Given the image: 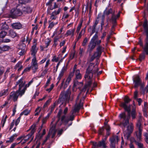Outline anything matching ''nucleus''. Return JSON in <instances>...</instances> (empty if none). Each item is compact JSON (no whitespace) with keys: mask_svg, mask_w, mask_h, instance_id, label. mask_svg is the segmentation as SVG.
I'll use <instances>...</instances> for the list:
<instances>
[{"mask_svg":"<svg viewBox=\"0 0 148 148\" xmlns=\"http://www.w3.org/2000/svg\"><path fill=\"white\" fill-rule=\"evenodd\" d=\"M138 44L140 45V46L143 47V42L142 40L140 38H139V41L138 42Z\"/></svg>","mask_w":148,"mask_h":148,"instance_id":"obj_64","label":"nucleus"},{"mask_svg":"<svg viewBox=\"0 0 148 148\" xmlns=\"http://www.w3.org/2000/svg\"><path fill=\"white\" fill-rule=\"evenodd\" d=\"M11 26L14 29H20L22 28V25L20 23H15L11 24Z\"/></svg>","mask_w":148,"mask_h":148,"instance_id":"obj_19","label":"nucleus"},{"mask_svg":"<svg viewBox=\"0 0 148 148\" xmlns=\"http://www.w3.org/2000/svg\"><path fill=\"white\" fill-rule=\"evenodd\" d=\"M138 103V105L139 106L141 105V102H142V100L140 98H138L136 99Z\"/></svg>","mask_w":148,"mask_h":148,"instance_id":"obj_59","label":"nucleus"},{"mask_svg":"<svg viewBox=\"0 0 148 148\" xmlns=\"http://www.w3.org/2000/svg\"><path fill=\"white\" fill-rule=\"evenodd\" d=\"M82 93V92L80 93L78 95L77 99L76 101V104L74 108L72 110L71 112L72 115L69 116V118L65 119V115L63 116L61 118H60V116L61 115L62 111V110H60L59 112H58V120L56 123V125L60 126L62 123L64 125H67L69 121H72L74 119V116L73 114L79 111L80 109L83 106V102L82 101L84 99V97L81 99L80 101H79L78 99L80 98L81 94ZM72 122L71 121L69 124H68V126L71 125L72 124Z\"/></svg>","mask_w":148,"mask_h":148,"instance_id":"obj_1","label":"nucleus"},{"mask_svg":"<svg viewBox=\"0 0 148 148\" xmlns=\"http://www.w3.org/2000/svg\"><path fill=\"white\" fill-rule=\"evenodd\" d=\"M2 25L1 27V29H3L5 30H8L9 29L8 26L6 24V22H5L2 23Z\"/></svg>","mask_w":148,"mask_h":148,"instance_id":"obj_33","label":"nucleus"},{"mask_svg":"<svg viewBox=\"0 0 148 148\" xmlns=\"http://www.w3.org/2000/svg\"><path fill=\"white\" fill-rule=\"evenodd\" d=\"M41 108L40 107H38L35 110L36 113L35 114V116L38 115L39 113L40 112L41 110Z\"/></svg>","mask_w":148,"mask_h":148,"instance_id":"obj_44","label":"nucleus"},{"mask_svg":"<svg viewBox=\"0 0 148 148\" xmlns=\"http://www.w3.org/2000/svg\"><path fill=\"white\" fill-rule=\"evenodd\" d=\"M83 85V83L82 82H79L77 81H76L74 82L73 87H76L77 88H80Z\"/></svg>","mask_w":148,"mask_h":148,"instance_id":"obj_23","label":"nucleus"},{"mask_svg":"<svg viewBox=\"0 0 148 148\" xmlns=\"http://www.w3.org/2000/svg\"><path fill=\"white\" fill-rule=\"evenodd\" d=\"M98 146L102 147L104 148H107L106 147L105 141L104 140H103L99 142L98 145Z\"/></svg>","mask_w":148,"mask_h":148,"instance_id":"obj_32","label":"nucleus"},{"mask_svg":"<svg viewBox=\"0 0 148 148\" xmlns=\"http://www.w3.org/2000/svg\"><path fill=\"white\" fill-rule=\"evenodd\" d=\"M103 48L100 46H99L97 49V51L95 52L91 57V60H93L95 58L99 57L103 51Z\"/></svg>","mask_w":148,"mask_h":148,"instance_id":"obj_11","label":"nucleus"},{"mask_svg":"<svg viewBox=\"0 0 148 148\" xmlns=\"http://www.w3.org/2000/svg\"><path fill=\"white\" fill-rule=\"evenodd\" d=\"M131 114L132 119H134L136 118V114L135 110V109L133 110L131 112Z\"/></svg>","mask_w":148,"mask_h":148,"instance_id":"obj_39","label":"nucleus"},{"mask_svg":"<svg viewBox=\"0 0 148 148\" xmlns=\"http://www.w3.org/2000/svg\"><path fill=\"white\" fill-rule=\"evenodd\" d=\"M88 40L87 39V38H84V39L83 42V43H82V46H86V45L87 44L88 42Z\"/></svg>","mask_w":148,"mask_h":148,"instance_id":"obj_45","label":"nucleus"},{"mask_svg":"<svg viewBox=\"0 0 148 148\" xmlns=\"http://www.w3.org/2000/svg\"><path fill=\"white\" fill-rule=\"evenodd\" d=\"M76 75V77L77 79H80L82 77V75L80 73L79 70L78 69L77 70L75 71Z\"/></svg>","mask_w":148,"mask_h":148,"instance_id":"obj_29","label":"nucleus"},{"mask_svg":"<svg viewBox=\"0 0 148 148\" xmlns=\"http://www.w3.org/2000/svg\"><path fill=\"white\" fill-rule=\"evenodd\" d=\"M70 94L71 92L70 90L68 89L65 93L63 92L61 93V99L64 100H67L68 98L69 99Z\"/></svg>","mask_w":148,"mask_h":148,"instance_id":"obj_15","label":"nucleus"},{"mask_svg":"<svg viewBox=\"0 0 148 148\" xmlns=\"http://www.w3.org/2000/svg\"><path fill=\"white\" fill-rule=\"evenodd\" d=\"M18 135V134H13L9 138L8 140L6 141V143H11L13 142L15 138Z\"/></svg>","mask_w":148,"mask_h":148,"instance_id":"obj_22","label":"nucleus"},{"mask_svg":"<svg viewBox=\"0 0 148 148\" xmlns=\"http://www.w3.org/2000/svg\"><path fill=\"white\" fill-rule=\"evenodd\" d=\"M46 130L45 129H43V133L42 134H39L38 135V137L39 139H41L43 136L45 134Z\"/></svg>","mask_w":148,"mask_h":148,"instance_id":"obj_43","label":"nucleus"},{"mask_svg":"<svg viewBox=\"0 0 148 148\" xmlns=\"http://www.w3.org/2000/svg\"><path fill=\"white\" fill-rule=\"evenodd\" d=\"M120 16V14L118 13L117 16H116L114 14H113L112 16L111 21L114 23L116 22V20L117 18H118Z\"/></svg>","mask_w":148,"mask_h":148,"instance_id":"obj_26","label":"nucleus"},{"mask_svg":"<svg viewBox=\"0 0 148 148\" xmlns=\"http://www.w3.org/2000/svg\"><path fill=\"white\" fill-rule=\"evenodd\" d=\"M75 29V28L73 29H70L67 30L65 35V36H71V37L73 36H74Z\"/></svg>","mask_w":148,"mask_h":148,"instance_id":"obj_21","label":"nucleus"},{"mask_svg":"<svg viewBox=\"0 0 148 148\" xmlns=\"http://www.w3.org/2000/svg\"><path fill=\"white\" fill-rule=\"evenodd\" d=\"M98 36L97 35V32H96L92 38L91 39L90 41L95 42V40L97 39L98 38Z\"/></svg>","mask_w":148,"mask_h":148,"instance_id":"obj_38","label":"nucleus"},{"mask_svg":"<svg viewBox=\"0 0 148 148\" xmlns=\"http://www.w3.org/2000/svg\"><path fill=\"white\" fill-rule=\"evenodd\" d=\"M30 130H31V132L29 134H32V135L33 136V134L35 132L36 128V125L35 124L32 125L31 127Z\"/></svg>","mask_w":148,"mask_h":148,"instance_id":"obj_25","label":"nucleus"},{"mask_svg":"<svg viewBox=\"0 0 148 148\" xmlns=\"http://www.w3.org/2000/svg\"><path fill=\"white\" fill-rule=\"evenodd\" d=\"M7 34V32L2 31L0 33V37L3 38L5 37Z\"/></svg>","mask_w":148,"mask_h":148,"instance_id":"obj_42","label":"nucleus"},{"mask_svg":"<svg viewBox=\"0 0 148 148\" xmlns=\"http://www.w3.org/2000/svg\"><path fill=\"white\" fill-rule=\"evenodd\" d=\"M124 102L121 103L120 106L123 107L125 111L127 112L128 115H126L125 112L122 113L120 114L119 115V117L121 119H123L121 123V125H122V127L123 128V127H125L127 126L129 124V120L130 116V112L131 110L130 106H127V104L129 103L130 101V99L127 96H125L124 99Z\"/></svg>","mask_w":148,"mask_h":148,"instance_id":"obj_2","label":"nucleus"},{"mask_svg":"<svg viewBox=\"0 0 148 148\" xmlns=\"http://www.w3.org/2000/svg\"><path fill=\"white\" fill-rule=\"evenodd\" d=\"M98 70L97 66H95L93 64H89L86 71V73L84 76L85 80L87 82L82 91H84L86 89L89 87L92 83V78L93 75L97 72Z\"/></svg>","mask_w":148,"mask_h":148,"instance_id":"obj_3","label":"nucleus"},{"mask_svg":"<svg viewBox=\"0 0 148 148\" xmlns=\"http://www.w3.org/2000/svg\"><path fill=\"white\" fill-rule=\"evenodd\" d=\"M73 76V73H70L68 77L66 80L65 79H64L61 84V87H62L63 86L64 88V89L66 88L67 86L69 85V83L71 80V79Z\"/></svg>","mask_w":148,"mask_h":148,"instance_id":"obj_8","label":"nucleus"},{"mask_svg":"<svg viewBox=\"0 0 148 148\" xmlns=\"http://www.w3.org/2000/svg\"><path fill=\"white\" fill-rule=\"evenodd\" d=\"M29 112L30 110H26L20 114V116H21L23 114L25 115H27L29 113Z\"/></svg>","mask_w":148,"mask_h":148,"instance_id":"obj_36","label":"nucleus"},{"mask_svg":"<svg viewBox=\"0 0 148 148\" xmlns=\"http://www.w3.org/2000/svg\"><path fill=\"white\" fill-rule=\"evenodd\" d=\"M25 82L22 81V79H20L16 83V85H18L19 89L16 92H12L10 95L9 99L10 100H12L14 101H16L18 98V96L20 95L21 96L23 95L24 94L25 90L24 88L22 89V87L24 86Z\"/></svg>","mask_w":148,"mask_h":148,"instance_id":"obj_4","label":"nucleus"},{"mask_svg":"<svg viewBox=\"0 0 148 148\" xmlns=\"http://www.w3.org/2000/svg\"><path fill=\"white\" fill-rule=\"evenodd\" d=\"M61 9L59 8L58 9L57 11H54L51 14V16L50 17V19L52 20H55L57 18L56 15L58 14H59L61 11Z\"/></svg>","mask_w":148,"mask_h":148,"instance_id":"obj_18","label":"nucleus"},{"mask_svg":"<svg viewBox=\"0 0 148 148\" xmlns=\"http://www.w3.org/2000/svg\"><path fill=\"white\" fill-rule=\"evenodd\" d=\"M144 29L145 33V34L146 37L145 40V44L144 48V52L146 54H148V25L147 21H145L143 24Z\"/></svg>","mask_w":148,"mask_h":148,"instance_id":"obj_6","label":"nucleus"},{"mask_svg":"<svg viewBox=\"0 0 148 148\" xmlns=\"http://www.w3.org/2000/svg\"><path fill=\"white\" fill-rule=\"evenodd\" d=\"M36 40L35 39H34L33 45L32 46L30 50L31 54L34 56V58H36V54L38 50V48L36 47Z\"/></svg>","mask_w":148,"mask_h":148,"instance_id":"obj_12","label":"nucleus"},{"mask_svg":"<svg viewBox=\"0 0 148 148\" xmlns=\"http://www.w3.org/2000/svg\"><path fill=\"white\" fill-rule=\"evenodd\" d=\"M31 64V68L33 71V72L35 73L38 69V64L36 58H33L32 59Z\"/></svg>","mask_w":148,"mask_h":148,"instance_id":"obj_10","label":"nucleus"},{"mask_svg":"<svg viewBox=\"0 0 148 148\" xmlns=\"http://www.w3.org/2000/svg\"><path fill=\"white\" fill-rule=\"evenodd\" d=\"M138 92L137 91V90H136L135 91L134 93V99H137V98L138 97Z\"/></svg>","mask_w":148,"mask_h":148,"instance_id":"obj_57","label":"nucleus"},{"mask_svg":"<svg viewBox=\"0 0 148 148\" xmlns=\"http://www.w3.org/2000/svg\"><path fill=\"white\" fill-rule=\"evenodd\" d=\"M45 44L46 45V46L45 47L46 48H47L48 46L49 45L51 42V40L47 38L45 40Z\"/></svg>","mask_w":148,"mask_h":148,"instance_id":"obj_46","label":"nucleus"},{"mask_svg":"<svg viewBox=\"0 0 148 148\" xmlns=\"http://www.w3.org/2000/svg\"><path fill=\"white\" fill-rule=\"evenodd\" d=\"M11 16L13 18L14 16H21L22 14V12L18 9H16V10H12L11 11Z\"/></svg>","mask_w":148,"mask_h":148,"instance_id":"obj_16","label":"nucleus"},{"mask_svg":"<svg viewBox=\"0 0 148 148\" xmlns=\"http://www.w3.org/2000/svg\"><path fill=\"white\" fill-rule=\"evenodd\" d=\"M141 119H139L136 123V127L138 131L136 132V135L137 138V140H135V142L138 148H144L143 144L140 142L141 141V134L142 127L141 124ZM130 148H134V146L132 145L130 146Z\"/></svg>","mask_w":148,"mask_h":148,"instance_id":"obj_5","label":"nucleus"},{"mask_svg":"<svg viewBox=\"0 0 148 148\" xmlns=\"http://www.w3.org/2000/svg\"><path fill=\"white\" fill-rule=\"evenodd\" d=\"M21 79H22V81H23L24 82H25L23 80V78H22ZM33 82V79L31 80L27 84H26V86H25V83L24 84V86L22 87V89H23V88H24L25 90L26 87H28Z\"/></svg>","mask_w":148,"mask_h":148,"instance_id":"obj_31","label":"nucleus"},{"mask_svg":"<svg viewBox=\"0 0 148 148\" xmlns=\"http://www.w3.org/2000/svg\"><path fill=\"white\" fill-rule=\"evenodd\" d=\"M31 69V68L30 67H27L24 70L23 72L24 73L29 71Z\"/></svg>","mask_w":148,"mask_h":148,"instance_id":"obj_63","label":"nucleus"},{"mask_svg":"<svg viewBox=\"0 0 148 148\" xmlns=\"http://www.w3.org/2000/svg\"><path fill=\"white\" fill-rule=\"evenodd\" d=\"M95 26L93 25L92 26L90 27L89 29L91 31V33L90 35H92L94 33L95 31Z\"/></svg>","mask_w":148,"mask_h":148,"instance_id":"obj_37","label":"nucleus"},{"mask_svg":"<svg viewBox=\"0 0 148 148\" xmlns=\"http://www.w3.org/2000/svg\"><path fill=\"white\" fill-rule=\"evenodd\" d=\"M133 129V126L132 124L127 126V130H125L124 128L123 129V134L125 137L127 139L129 138L131 133Z\"/></svg>","mask_w":148,"mask_h":148,"instance_id":"obj_9","label":"nucleus"},{"mask_svg":"<svg viewBox=\"0 0 148 148\" xmlns=\"http://www.w3.org/2000/svg\"><path fill=\"white\" fill-rule=\"evenodd\" d=\"M112 9L110 8L108 11L106 10H105L104 12L103 15H104V16H105V15H108L112 13Z\"/></svg>","mask_w":148,"mask_h":148,"instance_id":"obj_34","label":"nucleus"},{"mask_svg":"<svg viewBox=\"0 0 148 148\" xmlns=\"http://www.w3.org/2000/svg\"><path fill=\"white\" fill-rule=\"evenodd\" d=\"M8 89L3 90L0 92V97L6 96L8 93Z\"/></svg>","mask_w":148,"mask_h":148,"instance_id":"obj_27","label":"nucleus"},{"mask_svg":"<svg viewBox=\"0 0 148 148\" xmlns=\"http://www.w3.org/2000/svg\"><path fill=\"white\" fill-rule=\"evenodd\" d=\"M47 60V58H45L42 60L40 62H39V64H41L44 63L46 60Z\"/></svg>","mask_w":148,"mask_h":148,"instance_id":"obj_61","label":"nucleus"},{"mask_svg":"<svg viewBox=\"0 0 148 148\" xmlns=\"http://www.w3.org/2000/svg\"><path fill=\"white\" fill-rule=\"evenodd\" d=\"M105 128L107 131V132H109L110 130V127L108 125H106L105 126Z\"/></svg>","mask_w":148,"mask_h":148,"instance_id":"obj_60","label":"nucleus"},{"mask_svg":"<svg viewBox=\"0 0 148 148\" xmlns=\"http://www.w3.org/2000/svg\"><path fill=\"white\" fill-rule=\"evenodd\" d=\"M30 138H31V140L29 143L33 140V136L32 135V134H29L27 135L22 136L18 137L17 138V140L20 141L19 143H21L23 145Z\"/></svg>","mask_w":148,"mask_h":148,"instance_id":"obj_7","label":"nucleus"},{"mask_svg":"<svg viewBox=\"0 0 148 148\" xmlns=\"http://www.w3.org/2000/svg\"><path fill=\"white\" fill-rule=\"evenodd\" d=\"M69 16V15L66 12H64L62 16V20L63 21V19L67 18Z\"/></svg>","mask_w":148,"mask_h":148,"instance_id":"obj_47","label":"nucleus"},{"mask_svg":"<svg viewBox=\"0 0 148 148\" xmlns=\"http://www.w3.org/2000/svg\"><path fill=\"white\" fill-rule=\"evenodd\" d=\"M96 46V43L90 41L88 45L87 51L90 53Z\"/></svg>","mask_w":148,"mask_h":148,"instance_id":"obj_17","label":"nucleus"},{"mask_svg":"<svg viewBox=\"0 0 148 148\" xmlns=\"http://www.w3.org/2000/svg\"><path fill=\"white\" fill-rule=\"evenodd\" d=\"M63 28H61L59 31H57L56 30L54 33L53 35H58L60 34L61 32H62Z\"/></svg>","mask_w":148,"mask_h":148,"instance_id":"obj_41","label":"nucleus"},{"mask_svg":"<svg viewBox=\"0 0 148 148\" xmlns=\"http://www.w3.org/2000/svg\"><path fill=\"white\" fill-rule=\"evenodd\" d=\"M9 36L12 38H14L17 36L16 33L12 29L10 30L9 31Z\"/></svg>","mask_w":148,"mask_h":148,"instance_id":"obj_24","label":"nucleus"},{"mask_svg":"<svg viewBox=\"0 0 148 148\" xmlns=\"http://www.w3.org/2000/svg\"><path fill=\"white\" fill-rule=\"evenodd\" d=\"M82 25V22H81V23L78 25L77 27V28L76 29V32L77 33H78L81 29V27Z\"/></svg>","mask_w":148,"mask_h":148,"instance_id":"obj_48","label":"nucleus"},{"mask_svg":"<svg viewBox=\"0 0 148 148\" xmlns=\"http://www.w3.org/2000/svg\"><path fill=\"white\" fill-rule=\"evenodd\" d=\"M21 116L20 115L19 117L16 120L15 122V125L17 126L20 122Z\"/></svg>","mask_w":148,"mask_h":148,"instance_id":"obj_53","label":"nucleus"},{"mask_svg":"<svg viewBox=\"0 0 148 148\" xmlns=\"http://www.w3.org/2000/svg\"><path fill=\"white\" fill-rule=\"evenodd\" d=\"M50 64V60H48L46 62V64L45 66V68H47L49 64Z\"/></svg>","mask_w":148,"mask_h":148,"instance_id":"obj_62","label":"nucleus"},{"mask_svg":"<svg viewBox=\"0 0 148 148\" xmlns=\"http://www.w3.org/2000/svg\"><path fill=\"white\" fill-rule=\"evenodd\" d=\"M11 40L9 39L5 38L2 40V42L4 43H8L10 42Z\"/></svg>","mask_w":148,"mask_h":148,"instance_id":"obj_54","label":"nucleus"},{"mask_svg":"<svg viewBox=\"0 0 148 148\" xmlns=\"http://www.w3.org/2000/svg\"><path fill=\"white\" fill-rule=\"evenodd\" d=\"M22 12L25 13H29L32 12V9L29 6H23L22 8Z\"/></svg>","mask_w":148,"mask_h":148,"instance_id":"obj_20","label":"nucleus"},{"mask_svg":"<svg viewBox=\"0 0 148 148\" xmlns=\"http://www.w3.org/2000/svg\"><path fill=\"white\" fill-rule=\"evenodd\" d=\"M119 140L118 137L117 136H114L110 139L111 148H115L116 142H118Z\"/></svg>","mask_w":148,"mask_h":148,"instance_id":"obj_14","label":"nucleus"},{"mask_svg":"<svg viewBox=\"0 0 148 148\" xmlns=\"http://www.w3.org/2000/svg\"><path fill=\"white\" fill-rule=\"evenodd\" d=\"M64 73L61 72H60L59 76L57 78V80H60L63 76Z\"/></svg>","mask_w":148,"mask_h":148,"instance_id":"obj_49","label":"nucleus"},{"mask_svg":"<svg viewBox=\"0 0 148 148\" xmlns=\"http://www.w3.org/2000/svg\"><path fill=\"white\" fill-rule=\"evenodd\" d=\"M134 84V87L137 88L140 85H141V82L138 75L135 76L133 79Z\"/></svg>","mask_w":148,"mask_h":148,"instance_id":"obj_13","label":"nucleus"},{"mask_svg":"<svg viewBox=\"0 0 148 148\" xmlns=\"http://www.w3.org/2000/svg\"><path fill=\"white\" fill-rule=\"evenodd\" d=\"M145 55L144 53H143L141 55H140L139 56V60L140 61H141L145 58Z\"/></svg>","mask_w":148,"mask_h":148,"instance_id":"obj_52","label":"nucleus"},{"mask_svg":"<svg viewBox=\"0 0 148 148\" xmlns=\"http://www.w3.org/2000/svg\"><path fill=\"white\" fill-rule=\"evenodd\" d=\"M10 49V47L7 45L3 46L2 47H1V53L3 52V51H7Z\"/></svg>","mask_w":148,"mask_h":148,"instance_id":"obj_30","label":"nucleus"},{"mask_svg":"<svg viewBox=\"0 0 148 148\" xmlns=\"http://www.w3.org/2000/svg\"><path fill=\"white\" fill-rule=\"evenodd\" d=\"M25 45L24 43H22L20 44L18 46V49H21V50H25Z\"/></svg>","mask_w":148,"mask_h":148,"instance_id":"obj_35","label":"nucleus"},{"mask_svg":"<svg viewBox=\"0 0 148 148\" xmlns=\"http://www.w3.org/2000/svg\"><path fill=\"white\" fill-rule=\"evenodd\" d=\"M18 52H19V54L20 56L23 55L25 52V50H21V49H18Z\"/></svg>","mask_w":148,"mask_h":148,"instance_id":"obj_50","label":"nucleus"},{"mask_svg":"<svg viewBox=\"0 0 148 148\" xmlns=\"http://www.w3.org/2000/svg\"><path fill=\"white\" fill-rule=\"evenodd\" d=\"M105 16L104 15H103L102 16V18H100L101 19V28H102V26L104 25V21L105 19Z\"/></svg>","mask_w":148,"mask_h":148,"instance_id":"obj_40","label":"nucleus"},{"mask_svg":"<svg viewBox=\"0 0 148 148\" xmlns=\"http://www.w3.org/2000/svg\"><path fill=\"white\" fill-rule=\"evenodd\" d=\"M53 87L54 85L53 84H51L50 87L49 88L47 89L46 90V91H48L49 92L53 88Z\"/></svg>","mask_w":148,"mask_h":148,"instance_id":"obj_58","label":"nucleus"},{"mask_svg":"<svg viewBox=\"0 0 148 148\" xmlns=\"http://www.w3.org/2000/svg\"><path fill=\"white\" fill-rule=\"evenodd\" d=\"M59 58L58 57H56L55 56L53 57L51 61L52 62H58L59 61Z\"/></svg>","mask_w":148,"mask_h":148,"instance_id":"obj_51","label":"nucleus"},{"mask_svg":"<svg viewBox=\"0 0 148 148\" xmlns=\"http://www.w3.org/2000/svg\"><path fill=\"white\" fill-rule=\"evenodd\" d=\"M66 70H67L66 66H64L63 67V68L62 69L60 72L64 73V72L66 71Z\"/></svg>","mask_w":148,"mask_h":148,"instance_id":"obj_56","label":"nucleus"},{"mask_svg":"<svg viewBox=\"0 0 148 148\" xmlns=\"http://www.w3.org/2000/svg\"><path fill=\"white\" fill-rule=\"evenodd\" d=\"M85 32V29H82L80 33L79 34L77 38V40L78 41L81 37L82 35H84Z\"/></svg>","mask_w":148,"mask_h":148,"instance_id":"obj_28","label":"nucleus"},{"mask_svg":"<svg viewBox=\"0 0 148 148\" xmlns=\"http://www.w3.org/2000/svg\"><path fill=\"white\" fill-rule=\"evenodd\" d=\"M50 136V134L49 132L48 135L46 137L45 139L44 140L43 142V144H44L47 140L49 138Z\"/></svg>","mask_w":148,"mask_h":148,"instance_id":"obj_55","label":"nucleus"}]
</instances>
